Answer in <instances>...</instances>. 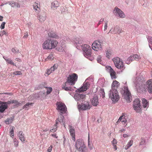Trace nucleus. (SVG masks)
<instances>
[{
	"label": "nucleus",
	"mask_w": 152,
	"mask_h": 152,
	"mask_svg": "<svg viewBox=\"0 0 152 152\" xmlns=\"http://www.w3.org/2000/svg\"><path fill=\"white\" fill-rule=\"evenodd\" d=\"M135 80V84L137 92L142 93L145 91V85L142 80L139 77H137Z\"/></svg>",
	"instance_id": "1"
},
{
	"label": "nucleus",
	"mask_w": 152,
	"mask_h": 152,
	"mask_svg": "<svg viewBox=\"0 0 152 152\" xmlns=\"http://www.w3.org/2000/svg\"><path fill=\"white\" fill-rule=\"evenodd\" d=\"M108 95L109 98L113 102H117L119 99L118 92L116 89L113 90V89H111L109 91Z\"/></svg>",
	"instance_id": "2"
},
{
	"label": "nucleus",
	"mask_w": 152,
	"mask_h": 152,
	"mask_svg": "<svg viewBox=\"0 0 152 152\" xmlns=\"http://www.w3.org/2000/svg\"><path fill=\"white\" fill-rule=\"evenodd\" d=\"M75 147L79 152H87V149L85 145L80 139L77 140L75 143Z\"/></svg>",
	"instance_id": "3"
},
{
	"label": "nucleus",
	"mask_w": 152,
	"mask_h": 152,
	"mask_svg": "<svg viewBox=\"0 0 152 152\" xmlns=\"http://www.w3.org/2000/svg\"><path fill=\"white\" fill-rule=\"evenodd\" d=\"M113 61L115 66L118 68L123 70L125 68L122 60L119 57H116L113 59Z\"/></svg>",
	"instance_id": "4"
},
{
	"label": "nucleus",
	"mask_w": 152,
	"mask_h": 152,
	"mask_svg": "<svg viewBox=\"0 0 152 152\" xmlns=\"http://www.w3.org/2000/svg\"><path fill=\"white\" fill-rule=\"evenodd\" d=\"M73 97L77 102V105L78 106L79 104H80L85 100L86 95L85 94L76 93L74 94Z\"/></svg>",
	"instance_id": "5"
},
{
	"label": "nucleus",
	"mask_w": 152,
	"mask_h": 152,
	"mask_svg": "<svg viewBox=\"0 0 152 152\" xmlns=\"http://www.w3.org/2000/svg\"><path fill=\"white\" fill-rule=\"evenodd\" d=\"M77 75L76 74L73 73L69 76L66 82L69 84L70 85H74L77 80Z\"/></svg>",
	"instance_id": "6"
},
{
	"label": "nucleus",
	"mask_w": 152,
	"mask_h": 152,
	"mask_svg": "<svg viewBox=\"0 0 152 152\" xmlns=\"http://www.w3.org/2000/svg\"><path fill=\"white\" fill-rule=\"evenodd\" d=\"M113 13L115 16L121 18L125 17V15L124 12L117 7H115L113 10Z\"/></svg>",
	"instance_id": "7"
},
{
	"label": "nucleus",
	"mask_w": 152,
	"mask_h": 152,
	"mask_svg": "<svg viewBox=\"0 0 152 152\" xmlns=\"http://www.w3.org/2000/svg\"><path fill=\"white\" fill-rule=\"evenodd\" d=\"M124 98L128 102H130L132 100L131 94L127 86H124Z\"/></svg>",
	"instance_id": "8"
},
{
	"label": "nucleus",
	"mask_w": 152,
	"mask_h": 152,
	"mask_svg": "<svg viewBox=\"0 0 152 152\" xmlns=\"http://www.w3.org/2000/svg\"><path fill=\"white\" fill-rule=\"evenodd\" d=\"M91 105L87 102H85L83 103H81V104H79L77 107L79 110L81 109L83 110H86L89 109L91 107Z\"/></svg>",
	"instance_id": "9"
},
{
	"label": "nucleus",
	"mask_w": 152,
	"mask_h": 152,
	"mask_svg": "<svg viewBox=\"0 0 152 152\" xmlns=\"http://www.w3.org/2000/svg\"><path fill=\"white\" fill-rule=\"evenodd\" d=\"M56 104L57 105V109L61 113H65L66 111V107L64 104L57 102Z\"/></svg>",
	"instance_id": "10"
},
{
	"label": "nucleus",
	"mask_w": 152,
	"mask_h": 152,
	"mask_svg": "<svg viewBox=\"0 0 152 152\" xmlns=\"http://www.w3.org/2000/svg\"><path fill=\"white\" fill-rule=\"evenodd\" d=\"M134 109L138 113L141 111L140 108V101L138 99H136L133 102V104Z\"/></svg>",
	"instance_id": "11"
},
{
	"label": "nucleus",
	"mask_w": 152,
	"mask_h": 152,
	"mask_svg": "<svg viewBox=\"0 0 152 152\" xmlns=\"http://www.w3.org/2000/svg\"><path fill=\"white\" fill-rule=\"evenodd\" d=\"M82 48L83 50L84 51L83 54L84 56H89L91 53V49L90 48V46L88 45L84 44V45H82Z\"/></svg>",
	"instance_id": "12"
},
{
	"label": "nucleus",
	"mask_w": 152,
	"mask_h": 152,
	"mask_svg": "<svg viewBox=\"0 0 152 152\" xmlns=\"http://www.w3.org/2000/svg\"><path fill=\"white\" fill-rule=\"evenodd\" d=\"M90 84L89 83L85 82L83 84V86L79 89L76 90L75 92L77 93H80L81 92L86 91L88 88Z\"/></svg>",
	"instance_id": "13"
},
{
	"label": "nucleus",
	"mask_w": 152,
	"mask_h": 152,
	"mask_svg": "<svg viewBox=\"0 0 152 152\" xmlns=\"http://www.w3.org/2000/svg\"><path fill=\"white\" fill-rule=\"evenodd\" d=\"M48 36L51 38L55 39L61 38V35H59L53 31H49L48 33Z\"/></svg>",
	"instance_id": "14"
},
{
	"label": "nucleus",
	"mask_w": 152,
	"mask_h": 152,
	"mask_svg": "<svg viewBox=\"0 0 152 152\" xmlns=\"http://www.w3.org/2000/svg\"><path fill=\"white\" fill-rule=\"evenodd\" d=\"M92 49L94 50H96L97 51L98 50H95L96 49H97L98 50H102V48H101V45L98 43L97 41H94L92 44Z\"/></svg>",
	"instance_id": "15"
},
{
	"label": "nucleus",
	"mask_w": 152,
	"mask_h": 152,
	"mask_svg": "<svg viewBox=\"0 0 152 152\" xmlns=\"http://www.w3.org/2000/svg\"><path fill=\"white\" fill-rule=\"evenodd\" d=\"M9 4L12 7H16L17 8H20V5L18 3L14 1H9L5 4Z\"/></svg>",
	"instance_id": "16"
},
{
	"label": "nucleus",
	"mask_w": 152,
	"mask_h": 152,
	"mask_svg": "<svg viewBox=\"0 0 152 152\" xmlns=\"http://www.w3.org/2000/svg\"><path fill=\"white\" fill-rule=\"evenodd\" d=\"M111 32V33L112 34L114 33L115 34L118 33V34H120L122 33V31L121 29L119 26H116L114 29L112 28H111L109 32Z\"/></svg>",
	"instance_id": "17"
},
{
	"label": "nucleus",
	"mask_w": 152,
	"mask_h": 152,
	"mask_svg": "<svg viewBox=\"0 0 152 152\" xmlns=\"http://www.w3.org/2000/svg\"><path fill=\"white\" fill-rule=\"evenodd\" d=\"M42 48L45 49H50V39H48L45 41L42 45Z\"/></svg>",
	"instance_id": "18"
},
{
	"label": "nucleus",
	"mask_w": 152,
	"mask_h": 152,
	"mask_svg": "<svg viewBox=\"0 0 152 152\" xmlns=\"http://www.w3.org/2000/svg\"><path fill=\"white\" fill-rule=\"evenodd\" d=\"M146 87L150 93L152 94V80H149L146 83Z\"/></svg>",
	"instance_id": "19"
},
{
	"label": "nucleus",
	"mask_w": 152,
	"mask_h": 152,
	"mask_svg": "<svg viewBox=\"0 0 152 152\" xmlns=\"http://www.w3.org/2000/svg\"><path fill=\"white\" fill-rule=\"evenodd\" d=\"M8 108V105L4 104L3 102L0 101V113H3Z\"/></svg>",
	"instance_id": "20"
},
{
	"label": "nucleus",
	"mask_w": 152,
	"mask_h": 152,
	"mask_svg": "<svg viewBox=\"0 0 152 152\" xmlns=\"http://www.w3.org/2000/svg\"><path fill=\"white\" fill-rule=\"evenodd\" d=\"M69 131L72 137V140H75V130L74 128L71 126H69Z\"/></svg>",
	"instance_id": "21"
},
{
	"label": "nucleus",
	"mask_w": 152,
	"mask_h": 152,
	"mask_svg": "<svg viewBox=\"0 0 152 152\" xmlns=\"http://www.w3.org/2000/svg\"><path fill=\"white\" fill-rule=\"evenodd\" d=\"M50 49L54 48L56 47L58 44V42L53 39H50Z\"/></svg>",
	"instance_id": "22"
},
{
	"label": "nucleus",
	"mask_w": 152,
	"mask_h": 152,
	"mask_svg": "<svg viewBox=\"0 0 152 152\" xmlns=\"http://www.w3.org/2000/svg\"><path fill=\"white\" fill-rule=\"evenodd\" d=\"M91 103L92 105L94 106H96L99 103L98 97L96 95H95L91 100Z\"/></svg>",
	"instance_id": "23"
},
{
	"label": "nucleus",
	"mask_w": 152,
	"mask_h": 152,
	"mask_svg": "<svg viewBox=\"0 0 152 152\" xmlns=\"http://www.w3.org/2000/svg\"><path fill=\"white\" fill-rule=\"evenodd\" d=\"M64 116L61 115V114H60L58 116V118L56 120L57 121H58L59 122L61 123H62L64 125V126L65 127V123L64 121Z\"/></svg>",
	"instance_id": "24"
},
{
	"label": "nucleus",
	"mask_w": 152,
	"mask_h": 152,
	"mask_svg": "<svg viewBox=\"0 0 152 152\" xmlns=\"http://www.w3.org/2000/svg\"><path fill=\"white\" fill-rule=\"evenodd\" d=\"M120 84L117 81L115 80L113 81L111 86V89H116L117 90L118 87L119 86Z\"/></svg>",
	"instance_id": "25"
},
{
	"label": "nucleus",
	"mask_w": 152,
	"mask_h": 152,
	"mask_svg": "<svg viewBox=\"0 0 152 152\" xmlns=\"http://www.w3.org/2000/svg\"><path fill=\"white\" fill-rule=\"evenodd\" d=\"M46 14L45 13H42L39 15V20L40 22H43L46 19Z\"/></svg>",
	"instance_id": "26"
},
{
	"label": "nucleus",
	"mask_w": 152,
	"mask_h": 152,
	"mask_svg": "<svg viewBox=\"0 0 152 152\" xmlns=\"http://www.w3.org/2000/svg\"><path fill=\"white\" fill-rule=\"evenodd\" d=\"M59 6V4L57 1H55L51 4V8L53 10L56 9Z\"/></svg>",
	"instance_id": "27"
},
{
	"label": "nucleus",
	"mask_w": 152,
	"mask_h": 152,
	"mask_svg": "<svg viewBox=\"0 0 152 152\" xmlns=\"http://www.w3.org/2000/svg\"><path fill=\"white\" fill-rule=\"evenodd\" d=\"M18 135L21 142H24L25 140V137L23 132L21 131H19Z\"/></svg>",
	"instance_id": "28"
},
{
	"label": "nucleus",
	"mask_w": 152,
	"mask_h": 152,
	"mask_svg": "<svg viewBox=\"0 0 152 152\" xmlns=\"http://www.w3.org/2000/svg\"><path fill=\"white\" fill-rule=\"evenodd\" d=\"M69 83L65 82L64 84L62 86V88L67 91H71L72 89L70 87H68L67 86V85Z\"/></svg>",
	"instance_id": "29"
},
{
	"label": "nucleus",
	"mask_w": 152,
	"mask_h": 152,
	"mask_svg": "<svg viewBox=\"0 0 152 152\" xmlns=\"http://www.w3.org/2000/svg\"><path fill=\"white\" fill-rule=\"evenodd\" d=\"M142 106L144 108L148 107L149 106V104L147 100L145 99H142Z\"/></svg>",
	"instance_id": "30"
},
{
	"label": "nucleus",
	"mask_w": 152,
	"mask_h": 152,
	"mask_svg": "<svg viewBox=\"0 0 152 152\" xmlns=\"http://www.w3.org/2000/svg\"><path fill=\"white\" fill-rule=\"evenodd\" d=\"M133 55L129 57L127 60H126L125 62L127 64H129L132 61L135 60L134 58Z\"/></svg>",
	"instance_id": "31"
},
{
	"label": "nucleus",
	"mask_w": 152,
	"mask_h": 152,
	"mask_svg": "<svg viewBox=\"0 0 152 152\" xmlns=\"http://www.w3.org/2000/svg\"><path fill=\"white\" fill-rule=\"evenodd\" d=\"M14 118V116H12L9 118H8L7 120L5 121V122L7 124H10L13 121V120Z\"/></svg>",
	"instance_id": "32"
},
{
	"label": "nucleus",
	"mask_w": 152,
	"mask_h": 152,
	"mask_svg": "<svg viewBox=\"0 0 152 152\" xmlns=\"http://www.w3.org/2000/svg\"><path fill=\"white\" fill-rule=\"evenodd\" d=\"M74 42L77 45V44H82L83 41L81 38L77 37L75 39Z\"/></svg>",
	"instance_id": "33"
},
{
	"label": "nucleus",
	"mask_w": 152,
	"mask_h": 152,
	"mask_svg": "<svg viewBox=\"0 0 152 152\" xmlns=\"http://www.w3.org/2000/svg\"><path fill=\"white\" fill-rule=\"evenodd\" d=\"M133 141L132 140H130L127 144V145L125 146L124 148L126 150H127L132 145Z\"/></svg>",
	"instance_id": "34"
},
{
	"label": "nucleus",
	"mask_w": 152,
	"mask_h": 152,
	"mask_svg": "<svg viewBox=\"0 0 152 152\" xmlns=\"http://www.w3.org/2000/svg\"><path fill=\"white\" fill-rule=\"evenodd\" d=\"M99 95L100 96L104 98L105 97V93L104 90L103 88H102L99 91Z\"/></svg>",
	"instance_id": "35"
},
{
	"label": "nucleus",
	"mask_w": 152,
	"mask_h": 152,
	"mask_svg": "<svg viewBox=\"0 0 152 152\" xmlns=\"http://www.w3.org/2000/svg\"><path fill=\"white\" fill-rule=\"evenodd\" d=\"M58 122L57 121H56V124L54 126V127L53 128L50 130V131L51 132H55L57 129V124H58Z\"/></svg>",
	"instance_id": "36"
},
{
	"label": "nucleus",
	"mask_w": 152,
	"mask_h": 152,
	"mask_svg": "<svg viewBox=\"0 0 152 152\" xmlns=\"http://www.w3.org/2000/svg\"><path fill=\"white\" fill-rule=\"evenodd\" d=\"M122 114L123 115L121 116H122L121 119V121L122 123H123V124H124V123H125L126 122L127 120L125 117L124 115H125V113H123Z\"/></svg>",
	"instance_id": "37"
},
{
	"label": "nucleus",
	"mask_w": 152,
	"mask_h": 152,
	"mask_svg": "<svg viewBox=\"0 0 152 152\" xmlns=\"http://www.w3.org/2000/svg\"><path fill=\"white\" fill-rule=\"evenodd\" d=\"M58 64H54L53 66L51 67L50 69V70H51V71L52 72H53L58 67Z\"/></svg>",
	"instance_id": "38"
},
{
	"label": "nucleus",
	"mask_w": 152,
	"mask_h": 152,
	"mask_svg": "<svg viewBox=\"0 0 152 152\" xmlns=\"http://www.w3.org/2000/svg\"><path fill=\"white\" fill-rule=\"evenodd\" d=\"M34 9L35 10V12L37 13H38L39 12V11L40 10L39 8L38 7L37 4V5L36 3L35 4L33 5Z\"/></svg>",
	"instance_id": "39"
},
{
	"label": "nucleus",
	"mask_w": 152,
	"mask_h": 152,
	"mask_svg": "<svg viewBox=\"0 0 152 152\" xmlns=\"http://www.w3.org/2000/svg\"><path fill=\"white\" fill-rule=\"evenodd\" d=\"M33 104L32 103H28L23 107V109L28 108L30 106H32Z\"/></svg>",
	"instance_id": "40"
},
{
	"label": "nucleus",
	"mask_w": 152,
	"mask_h": 152,
	"mask_svg": "<svg viewBox=\"0 0 152 152\" xmlns=\"http://www.w3.org/2000/svg\"><path fill=\"white\" fill-rule=\"evenodd\" d=\"M6 61L8 63L10 64H11L13 66H16V65L15 64H14L12 60H11L10 59H8L6 60Z\"/></svg>",
	"instance_id": "41"
},
{
	"label": "nucleus",
	"mask_w": 152,
	"mask_h": 152,
	"mask_svg": "<svg viewBox=\"0 0 152 152\" xmlns=\"http://www.w3.org/2000/svg\"><path fill=\"white\" fill-rule=\"evenodd\" d=\"M135 60L137 61L141 58V57L138 55L136 54L133 55Z\"/></svg>",
	"instance_id": "42"
},
{
	"label": "nucleus",
	"mask_w": 152,
	"mask_h": 152,
	"mask_svg": "<svg viewBox=\"0 0 152 152\" xmlns=\"http://www.w3.org/2000/svg\"><path fill=\"white\" fill-rule=\"evenodd\" d=\"M46 88H48V89L47 91V94H50L52 91V88L51 87H45Z\"/></svg>",
	"instance_id": "43"
},
{
	"label": "nucleus",
	"mask_w": 152,
	"mask_h": 152,
	"mask_svg": "<svg viewBox=\"0 0 152 152\" xmlns=\"http://www.w3.org/2000/svg\"><path fill=\"white\" fill-rule=\"evenodd\" d=\"M15 129V127L14 126H12V129L10 132V136L11 137H12L14 136V129Z\"/></svg>",
	"instance_id": "44"
},
{
	"label": "nucleus",
	"mask_w": 152,
	"mask_h": 152,
	"mask_svg": "<svg viewBox=\"0 0 152 152\" xmlns=\"http://www.w3.org/2000/svg\"><path fill=\"white\" fill-rule=\"evenodd\" d=\"M87 55V56L86 55L84 56L91 61H92L94 59V58L91 56V52L89 56H88V54Z\"/></svg>",
	"instance_id": "45"
},
{
	"label": "nucleus",
	"mask_w": 152,
	"mask_h": 152,
	"mask_svg": "<svg viewBox=\"0 0 152 152\" xmlns=\"http://www.w3.org/2000/svg\"><path fill=\"white\" fill-rule=\"evenodd\" d=\"M14 146L15 147H17L18 145V142L17 140L15 139L14 140Z\"/></svg>",
	"instance_id": "46"
},
{
	"label": "nucleus",
	"mask_w": 152,
	"mask_h": 152,
	"mask_svg": "<svg viewBox=\"0 0 152 152\" xmlns=\"http://www.w3.org/2000/svg\"><path fill=\"white\" fill-rule=\"evenodd\" d=\"M111 52H110V51H107L106 53L107 57L108 58H110V55H111Z\"/></svg>",
	"instance_id": "47"
},
{
	"label": "nucleus",
	"mask_w": 152,
	"mask_h": 152,
	"mask_svg": "<svg viewBox=\"0 0 152 152\" xmlns=\"http://www.w3.org/2000/svg\"><path fill=\"white\" fill-rule=\"evenodd\" d=\"M13 74L14 75H21L22 74V73L20 71H16L14 72L13 73Z\"/></svg>",
	"instance_id": "48"
},
{
	"label": "nucleus",
	"mask_w": 152,
	"mask_h": 152,
	"mask_svg": "<svg viewBox=\"0 0 152 152\" xmlns=\"http://www.w3.org/2000/svg\"><path fill=\"white\" fill-rule=\"evenodd\" d=\"M107 69L109 70L110 73H113L115 72L114 70L112 68V67L110 66H108Z\"/></svg>",
	"instance_id": "49"
},
{
	"label": "nucleus",
	"mask_w": 152,
	"mask_h": 152,
	"mask_svg": "<svg viewBox=\"0 0 152 152\" xmlns=\"http://www.w3.org/2000/svg\"><path fill=\"white\" fill-rule=\"evenodd\" d=\"M110 75L112 78L114 79L116 78L115 72L113 73H110Z\"/></svg>",
	"instance_id": "50"
},
{
	"label": "nucleus",
	"mask_w": 152,
	"mask_h": 152,
	"mask_svg": "<svg viewBox=\"0 0 152 152\" xmlns=\"http://www.w3.org/2000/svg\"><path fill=\"white\" fill-rule=\"evenodd\" d=\"M97 41L98 42V43L99 44V45H101V48H102V47L103 46L104 44L103 41L100 40H99Z\"/></svg>",
	"instance_id": "51"
},
{
	"label": "nucleus",
	"mask_w": 152,
	"mask_h": 152,
	"mask_svg": "<svg viewBox=\"0 0 152 152\" xmlns=\"http://www.w3.org/2000/svg\"><path fill=\"white\" fill-rule=\"evenodd\" d=\"M101 58L102 57L100 56H99L97 58V61L100 64H101Z\"/></svg>",
	"instance_id": "52"
},
{
	"label": "nucleus",
	"mask_w": 152,
	"mask_h": 152,
	"mask_svg": "<svg viewBox=\"0 0 152 152\" xmlns=\"http://www.w3.org/2000/svg\"><path fill=\"white\" fill-rule=\"evenodd\" d=\"M145 140H144L142 138L141 139V141L140 143V145H144L145 143Z\"/></svg>",
	"instance_id": "53"
},
{
	"label": "nucleus",
	"mask_w": 152,
	"mask_h": 152,
	"mask_svg": "<svg viewBox=\"0 0 152 152\" xmlns=\"http://www.w3.org/2000/svg\"><path fill=\"white\" fill-rule=\"evenodd\" d=\"M65 48L64 47H59L58 49V50L59 51L63 52L65 51Z\"/></svg>",
	"instance_id": "54"
},
{
	"label": "nucleus",
	"mask_w": 152,
	"mask_h": 152,
	"mask_svg": "<svg viewBox=\"0 0 152 152\" xmlns=\"http://www.w3.org/2000/svg\"><path fill=\"white\" fill-rule=\"evenodd\" d=\"M6 24L5 22H3L1 23V26L0 28L1 29H3L4 28L5 25Z\"/></svg>",
	"instance_id": "55"
},
{
	"label": "nucleus",
	"mask_w": 152,
	"mask_h": 152,
	"mask_svg": "<svg viewBox=\"0 0 152 152\" xmlns=\"http://www.w3.org/2000/svg\"><path fill=\"white\" fill-rule=\"evenodd\" d=\"M88 147L89 148H90V149H91L92 148V146H91V145H90V144H89L90 141H89V134H88Z\"/></svg>",
	"instance_id": "56"
},
{
	"label": "nucleus",
	"mask_w": 152,
	"mask_h": 152,
	"mask_svg": "<svg viewBox=\"0 0 152 152\" xmlns=\"http://www.w3.org/2000/svg\"><path fill=\"white\" fill-rule=\"evenodd\" d=\"M7 33L4 31H2L0 33V36L2 37L4 34H6Z\"/></svg>",
	"instance_id": "57"
},
{
	"label": "nucleus",
	"mask_w": 152,
	"mask_h": 152,
	"mask_svg": "<svg viewBox=\"0 0 152 152\" xmlns=\"http://www.w3.org/2000/svg\"><path fill=\"white\" fill-rule=\"evenodd\" d=\"M53 56V54H50L47 57V59L50 60L51 59H52Z\"/></svg>",
	"instance_id": "58"
},
{
	"label": "nucleus",
	"mask_w": 152,
	"mask_h": 152,
	"mask_svg": "<svg viewBox=\"0 0 152 152\" xmlns=\"http://www.w3.org/2000/svg\"><path fill=\"white\" fill-rule=\"evenodd\" d=\"M52 72L51 71V70H50V69H48L47 72H46V73L48 75H50Z\"/></svg>",
	"instance_id": "59"
},
{
	"label": "nucleus",
	"mask_w": 152,
	"mask_h": 152,
	"mask_svg": "<svg viewBox=\"0 0 152 152\" xmlns=\"http://www.w3.org/2000/svg\"><path fill=\"white\" fill-rule=\"evenodd\" d=\"M52 146H50L47 150V152H50L52 150Z\"/></svg>",
	"instance_id": "60"
},
{
	"label": "nucleus",
	"mask_w": 152,
	"mask_h": 152,
	"mask_svg": "<svg viewBox=\"0 0 152 152\" xmlns=\"http://www.w3.org/2000/svg\"><path fill=\"white\" fill-rule=\"evenodd\" d=\"M3 102L4 104H6L7 105V104H11V101H8L6 102Z\"/></svg>",
	"instance_id": "61"
},
{
	"label": "nucleus",
	"mask_w": 152,
	"mask_h": 152,
	"mask_svg": "<svg viewBox=\"0 0 152 152\" xmlns=\"http://www.w3.org/2000/svg\"><path fill=\"white\" fill-rule=\"evenodd\" d=\"M122 116H120L119 118L118 119V121H117V122H116V124H118L119 123H120L121 121V119L122 118Z\"/></svg>",
	"instance_id": "62"
},
{
	"label": "nucleus",
	"mask_w": 152,
	"mask_h": 152,
	"mask_svg": "<svg viewBox=\"0 0 152 152\" xmlns=\"http://www.w3.org/2000/svg\"><path fill=\"white\" fill-rule=\"evenodd\" d=\"M117 142L116 140L115 139H114L112 141V143L113 145H115V144H116Z\"/></svg>",
	"instance_id": "63"
},
{
	"label": "nucleus",
	"mask_w": 152,
	"mask_h": 152,
	"mask_svg": "<svg viewBox=\"0 0 152 152\" xmlns=\"http://www.w3.org/2000/svg\"><path fill=\"white\" fill-rule=\"evenodd\" d=\"M148 40L149 42H151V44L152 45V38L151 37H149L148 38Z\"/></svg>",
	"instance_id": "64"
}]
</instances>
